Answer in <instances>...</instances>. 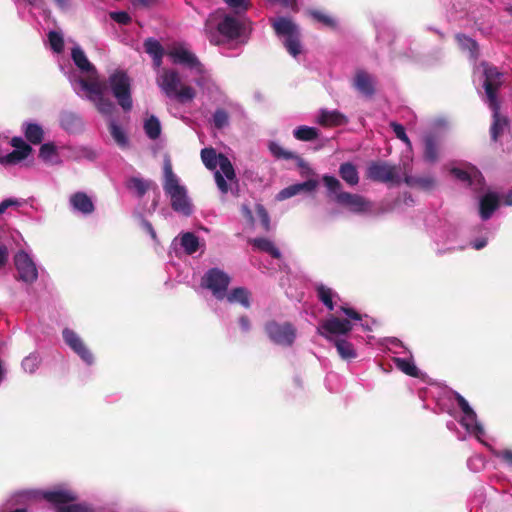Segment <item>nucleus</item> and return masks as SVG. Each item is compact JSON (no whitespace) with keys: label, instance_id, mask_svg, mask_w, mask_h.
<instances>
[{"label":"nucleus","instance_id":"obj_1","mask_svg":"<svg viewBox=\"0 0 512 512\" xmlns=\"http://www.w3.org/2000/svg\"><path fill=\"white\" fill-rule=\"evenodd\" d=\"M322 181L328 190L327 196L338 205L355 214H362L371 210L372 203L364 196L342 191V184L336 177L324 175Z\"/></svg>","mask_w":512,"mask_h":512},{"label":"nucleus","instance_id":"obj_2","mask_svg":"<svg viewBox=\"0 0 512 512\" xmlns=\"http://www.w3.org/2000/svg\"><path fill=\"white\" fill-rule=\"evenodd\" d=\"M156 84L167 98L176 99L180 103L191 101L196 96L193 87L182 84L180 74L176 69L162 68L157 73Z\"/></svg>","mask_w":512,"mask_h":512},{"label":"nucleus","instance_id":"obj_3","mask_svg":"<svg viewBox=\"0 0 512 512\" xmlns=\"http://www.w3.org/2000/svg\"><path fill=\"white\" fill-rule=\"evenodd\" d=\"M215 24L218 33L228 40H236L246 36L250 22L245 18H238L221 10L209 15L205 22V30Z\"/></svg>","mask_w":512,"mask_h":512},{"label":"nucleus","instance_id":"obj_4","mask_svg":"<svg viewBox=\"0 0 512 512\" xmlns=\"http://www.w3.org/2000/svg\"><path fill=\"white\" fill-rule=\"evenodd\" d=\"M41 497L54 506L55 512H95L86 502L76 503L78 496L71 489L55 487L42 491Z\"/></svg>","mask_w":512,"mask_h":512},{"label":"nucleus","instance_id":"obj_5","mask_svg":"<svg viewBox=\"0 0 512 512\" xmlns=\"http://www.w3.org/2000/svg\"><path fill=\"white\" fill-rule=\"evenodd\" d=\"M164 183L163 188L171 198V207L174 211L185 215L191 214V207L187 199V192L184 186L179 184L177 176L172 170L170 160L164 162Z\"/></svg>","mask_w":512,"mask_h":512},{"label":"nucleus","instance_id":"obj_6","mask_svg":"<svg viewBox=\"0 0 512 512\" xmlns=\"http://www.w3.org/2000/svg\"><path fill=\"white\" fill-rule=\"evenodd\" d=\"M366 178L373 182L399 185L401 167L383 160L372 161L366 169Z\"/></svg>","mask_w":512,"mask_h":512},{"label":"nucleus","instance_id":"obj_7","mask_svg":"<svg viewBox=\"0 0 512 512\" xmlns=\"http://www.w3.org/2000/svg\"><path fill=\"white\" fill-rule=\"evenodd\" d=\"M272 26L278 36L285 37L283 44L289 54L294 57L299 55L301 53V43L298 26L286 17H279L275 19Z\"/></svg>","mask_w":512,"mask_h":512},{"label":"nucleus","instance_id":"obj_8","mask_svg":"<svg viewBox=\"0 0 512 512\" xmlns=\"http://www.w3.org/2000/svg\"><path fill=\"white\" fill-rule=\"evenodd\" d=\"M109 84L118 104L124 111L132 109L130 78L123 71H116L109 76Z\"/></svg>","mask_w":512,"mask_h":512},{"label":"nucleus","instance_id":"obj_9","mask_svg":"<svg viewBox=\"0 0 512 512\" xmlns=\"http://www.w3.org/2000/svg\"><path fill=\"white\" fill-rule=\"evenodd\" d=\"M264 330L269 339L281 346H292L295 339L297 330L290 322L278 323L275 320L268 321Z\"/></svg>","mask_w":512,"mask_h":512},{"label":"nucleus","instance_id":"obj_10","mask_svg":"<svg viewBox=\"0 0 512 512\" xmlns=\"http://www.w3.org/2000/svg\"><path fill=\"white\" fill-rule=\"evenodd\" d=\"M203 283L214 296L223 299L230 283V277L218 268L209 269L203 277Z\"/></svg>","mask_w":512,"mask_h":512},{"label":"nucleus","instance_id":"obj_11","mask_svg":"<svg viewBox=\"0 0 512 512\" xmlns=\"http://www.w3.org/2000/svg\"><path fill=\"white\" fill-rule=\"evenodd\" d=\"M352 329L353 325L349 319L330 316L318 327V333L324 338L332 340L333 335H347Z\"/></svg>","mask_w":512,"mask_h":512},{"label":"nucleus","instance_id":"obj_12","mask_svg":"<svg viewBox=\"0 0 512 512\" xmlns=\"http://www.w3.org/2000/svg\"><path fill=\"white\" fill-rule=\"evenodd\" d=\"M14 264L18 272V280L28 284H32L37 280L38 271L36 265L26 252L19 251L14 256Z\"/></svg>","mask_w":512,"mask_h":512},{"label":"nucleus","instance_id":"obj_13","mask_svg":"<svg viewBox=\"0 0 512 512\" xmlns=\"http://www.w3.org/2000/svg\"><path fill=\"white\" fill-rule=\"evenodd\" d=\"M64 342L87 364H92L94 361L93 354L87 348L83 340L77 335L76 332L69 328H65L62 332Z\"/></svg>","mask_w":512,"mask_h":512},{"label":"nucleus","instance_id":"obj_14","mask_svg":"<svg viewBox=\"0 0 512 512\" xmlns=\"http://www.w3.org/2000/svg\"><path fill=\"white\" fill-rule=\"evenodd\" d=\"M484 89L488 103L499 102L497 92L502 85V73L494 66H487L484 69Z\"/></svg>","mask_w":512,"mask_h":512},{"label":"nucleus","instance_id":"obj_15","mask_svg":"<svg viewBox=\"0 0 512 512\" xmlns=\"http://www.w3.org/2000/svg\"><path fill=\"white\" fill-rule=\"evenodd\" d=\"M492 110V124L490 126V135L493 142H497L504 130L509 126V119L500 113V102L488 103Z\"/></svg>","mask_w":512,"mask_h":512},{"label":"nucleus","instance_id":"obj_16","mask_svg":"<svg viewBox=\"0 0 512 512\" xmlns=\"http://www.w3.org/2000/svg\"><path fill=\"white\" fill-rule=\"evenodd\" d=\"M174 64H181L190 69H196L197 72H203V65L199 62L198 58L187 49L174 48L168 52Z\"/></svg>","mask_w":512,"mask_h":512},{"label":"nucleus","instance_id":"obj_17","mask_svg":"<svg viewBox=\"0 0 512 512\" xmlns=\"http://www.w3.org/2000/svg\"><path fill=\"white\" fill-rule=\"evenodd\" d=\"M375 79L363 69H358L353 79V87L367 98H372L375 93Z\"/></svg>","mask_w":512,"mask_h":512},{"label":"nucleus","instance_id":"obj_18","mask_svg":"<svg viewBox=\"0 0 512 512\" xmlns=\"http://www.w3.org/2000/svg\"><path fill=\"white\" fill-rule=\"evenodd\" d=\"M70 204L76 210L83 214H91L94 212V204L92 199L85 192H76L70 197Z\"/></svg>","mask_w":512,"mask_h":512},{"label":"nucleus","instance_id":"obj_19","mask_svg":"<svg viewBox=\"0 0 512 512\" xmlns=\"http://www.w3.org/2000/svg\"><path fill=\"white\" fill-rule=\"evenodd\" d=\"M499 206V198L495 193L485 194L479 205V212L482 220H488Z\"/></svg>","mask_w":512,"mask_h":512},{"label":"nucleus","instance_id":"obj_20","mask_svg":"<svg viewBox=\"0 0 512 512\" xmlns=\"http://www.w3.org/2000/svg\"><path fill=\"white\" fill-rule=\"evenodd\" d=\"M423 158L426 162L435 163L439 159V141L435 135L429 134L424 137Z\"/></svg>","mask_w":512,"mask_h":512},{"label":"nucleus","instance_id":"obj_21","mask_svg":"<svg viewBox=\"0 0 512 512\" xmlns=\"http://www.w3.org/2000/svg\"><path fill=\"white\" fill-rule=\"evenodd\" d=\"M455 40L463 52H468L471 59L476 60L479 57V45L476 40L463 33H457Z\"/></svg>","mask_w":512,"mask_h":512},{"label":"nucleus","instance_id":"obj_22","mask_svg":"<svg viewBox=\"0 0 512 512\" xmlns=\"http://www.w3.org/2000/svg\"><path fill=\"white\" fill-rule=\"evenodd\" d=\"M318 122L322 126L335 127L346 124L348 122V119L344 114L340 113L337 110H322Z\"/></svg>","mask_w":512,"mask_h":512},{"label":"nucleus","instance_id":"obj_23","mask_svg":"<svg viewBox=\"0 0 512 512\" xmlns=\"http://www.w3.org/2000/svg\"><path fill=\"white\" fill-rule=\"evenodd\" d=\"M152 186L156 187V184L139 177H132L126 182L127 189L133 191L139 198L143 197Z\"/></svg>","mask_w":512,"mask_h":512},{"label":"nucleus","instance_id":"obj_24","mask_svg":"<svg viewBox=\"0 0 512 512\" xmlns=\"http://www.w3.org/2000/svg\"><path fill=\"white\" fill-rule=\"evenodd\" d=\"M403 181L409 187L419 188L427 191L433 189L435 186V180L430 176L415 177L405 174Z\"/></svg>","mask_w":512,"mask_h":512},{"label":"nucleus","instance_id":"obj_25","mask_svg":"<svg viewBox=\"0 0 512 512\" xmlns=\"http://www.w3.org/2000/svg\"><path fill=\"white\" fill-rule=\"evenodd\" d=\"M339 175L350 186H355L359 183L358 170L351 162H344L340 165Z\"/></svg>","mask_w":512,"mask_h":512},{"label":"nucleus","instance_id":"obj_26","mask_svg":"<svg viewBox=\"0 0 512 512\" xmlns=\"http://www.w3.org/2000/svg\"><path fill=\"white\" fill-rule=\"evenodd\" d=\"M71 57L75 65L83 72H96L93 64L88 60L84 51L80 47H74L71 52Z\"/></svg>","mask_w":512,"mask_h":512},{"label":"nucleus","instance_id":"obj_27","mask_svg":"<svg viewBox=\"0 0 512 512\" xmlns=\"http://www.w3.org/2000/svg\"><path fill=\"white\" fill-rule=\"evenodd\" d=\"M250 243L259 251L268 253L274 259L281 258V252L272 241L267 238H254Z\"/></svg>","mask_w":512,"mask_h":512},{"label":"nucleus","instance_id":"obj_28","mask_svg":"<svg viewBox=\"0 0 512 512\" xmlns=\"http://www.w3.org/2000/svg\"><path fill=\"white\" fill-rule=\"evenodd\" d=\"M451 173L460 181L467 182L469 185H472L474 180L481 182L483 180V176L481 172L473 167L470 171H466L460 168H453Z\"/></svg>","mask_w":512,"mask_h":512},{"label":"nucleus","instance_id":"obj_29","mask_svg":"<svg viewBox=\"0 0 512 512\" xmlns=\"http://www.w3.org/2000/svg\"><path fill=\"white\" fill-rule=\"evenodd\" d=\"M24 135L26 139L34 144H40L44 138V131L39 124L26 123L24 127Z\"/></svg>","mask_w":512,"mask_h":512},{"label":"nucleus","instance_id":"obj_30","mask_svg":"<svg viewBox=\"0 0 512 512\" xmlns=\"http://www.w3.org/2000/svg\"><path fill=\"white\" fill-rule=\"evenodd\" d=\"M334 344L338 354L342 359L351 360L356 358L357 353L356 350L354 349L353 344L347 341L346 339H335Z\"/></svg>","mask_w":512,"mask_h":512},{"label":"nucleus","instance_id":"obj_31","mask_svg":"<svg viewBox=\"0 0 512 512\" xmlns=\"http://www.w3.org/2000/svg\"><path fill=\"white\" fill-rule=\"evenodd\" d=\"M80 84L81 87L88 93V99L90 101L96 100V98L104 94V86L98 81H88L81 79Z\"/></svg>","mask_w":512,"mask_h":512},{"label":"nucleus","instance_id":"obj_32","mask_svg":"<svg viewBox=\"0 0 512 512\" xmlns=\"http://www.w3.org/2000/svg\"><path fill=\"white\" fill-rule=\"evenodd\" d=\"M249 292L243 287L234 288L228 295L227 300L231 303L239 302L245 308L250 307Z\"/></svg>","mask_w":512,"mask_h":512},{"label":"nucleus","instance_id":"obj_33","mask_svg":"<svg viewBox=\"0 0 512 512\" xmlns=\"http://www.w3.org/2000/svg\"><path fill=\"white\" fill-rule=\"evenodd\" d=\"M144 131L151 140L159 138L161 134V124L159 119L156 116L151 115L144 123Z\"/></svg>","mask_w":512,"mask_h":512},{"label":"nucleus","instance_id":"obj_34","mask_svg":"<svg viewBox=\"0 0 512 512\" xmlns=\"http://www.w3.org/2000/svg\"><path fill=\"white\" fill-rule=\"evenodd\" d=\"M201 159L209 170H215L220 161V154H216L214 148H204L201 150Z\"/></svg>","mask_w":512,"mask_h":512},{"label":"nucleus","instance_id":"obj_35","mask_svg":"<svg viewBox=\"0 0 512 512\" xmlns=\"http://www.w3.org/2000/svg\"><path fill=\"white\" fill-rule=\"evenodd\" d=\"M181 246L188 255H191L198 250L199 239L194 233L186 232L181 236Z\"/></svg>","mask_w":512,"mask_h":512},{"label":"nucleus","instance_id":"obj_36","mask_svg":"<svg viewBox=\"0 0 512 512\" xmlns=\"http://www.w3.org/2000/svg\"><path fill=\"white\" fill-rule=\"evenodd\" d=\"M293 135L300 141H312L319 136V131L315 127L299 126L293 131Z\"/></svg>","mask_w":512,"mask_h":512},{"label":"nucleus","instance_id":"obj_37","mask_svg":"<svg viewBox=\"0 0 512 512\" xmlns=\"http://www.w3.org/2000/svg\"><path fill=\"white\" fill-rule=\"evenodd\" d=\"M109 132L119 147H128L129 141L125 132L114 121H111L109 124Z\"/></svg>","mask_w":512,"mask_h":512},{"label":"nucleus","instance_id":"obj_38","mask_svg":"<svg viewBox=\"0 0 512 512\" xmlns=\"http://www.w3.org/2000/svg\"><path fill=\"white\" fill-rule=\"evenodd\" d=\"M316 291L318 299L327 307L328 310H333V290L321 284L316 288Z\"/></svg>","mask_w":512,"mask_h":512},{"label":"nucleus","instance_id":"obj_39","mask_svg":"<svg viewBox=\"0 0 512 512\" xmlns=\"http://www.w3.org/2000/svg\"><path fill=\"white\" fill-rule=\"evenodd\" d=\"M145 52L152 57L164 56L165 50L161 43L155 38L149 37L143 43Z\"/></svg>","mask_w":512,"mask_h":512},{"label":"nucleus","instance_id":"obj_40","mask_svg":"<svg viewBox=\"0 0 512 512\" xmlns=\"http://www.w3.org/2000/svg\"><path fill=\"white\" fill-rule=\"evenodd\" d=\"M57 148L53 143H44L39 149V158L46 163H54V158H57Z\"/></svg>","mask_w":512,"mask_h":512},{"label":"nucleus","instance_id":"obj_41","mask_svg":"<svg viewBox=\"0 0 512 512\" xmlns=\"http://www.w3.org/2000/svg\"><path fill=\"white\" fill-rule=\"evenodd\" d=\"M394 361H395L396 367L399 370H401L403 373H405L406 375L411 376V377H418V374H419L418 368L412 361H410L408 359H404V358H395Z\"/></svg>","mask_w":512,"mask_h":512},{"label":"nucleus","instance_id":"obj_42","mask_svg":"<svg viewBox=\"0 0 512 512\" xmlns=\"http://www.w3.org/2000/svg\"><path fill=\"white\" fill-rule=\"evenodd\" d=\"M454 399L457 402L458 407L464 413V415L471 421H476L477 415L475 411L470 407L467 400L458 392H454Z\"/></svg>","mask_w":512,"mask_h":512},{"label":"nucleus","instance_id":"obj_43","mask_svg":"<svg viewBox=\"0 0 512 512\" xmlns=\"http://www.w3.org/2000/svg\"><path fill=\"white\" fill-rule=\"evenodd\" d=\"M97 110L103 115H111L115 109L113 102L106 98L104 94L92 101Z\"/></svg>","mask_w":512,"mask_h":512},{"label":"nucleus","instance_id":"obj_44","mask_svg":"<svg viewBox=\"0 0 512 512\" xmlns=\"http://www.w3.org/2000/svg\"><path fill=\"white\" fill-rule=\"evenodd\" d=\"M229 113L223 108H217L213 114V125L216 129L221 130L229 125Z\"/></svg>","mask_w":512,"mask_h":512},{"label":"nucleus","instance_id":"obj_45","mask_svg":"<svg viewBox=\"0 0 512 512\" xmlns=\"http://www.w3.org/2000/svg\"><path fill=\"white\" fill-rule=\"evenodd\" d=\"M29 156L27 153L13 150L5 156H0V164L2 165H15L23 161Z\"/></svg>","mask_w":512,"mask_h":512},{"label":"nucleus","instance_id":"obj_46","mask_svg":"<svg viewBox=\"0 0 512 512\" xmlns=\"http://www.w3.org/2000/svg\"><path fill=\"white\" fill-rule=\"evenodd\" d=\"M269 151L272 153V155L278 159H295L298 158L293 152L286 151L283 147H281L276 142H270L269 143Z\"/></svg>","mask_w":512,"mask_h":512},{"label":"nucleus","instance_id":"obj_47","mask_svg":"<svg viewBox=\"0 0 512 512\" xmlns=\"http://www.w3.org/2000/svg\"><path fill=\"white\" fill-rule=\"evenodd\" d=\"M220 172L223 173L228 180H233L236 177L234 167L231 161L223 154H220Z\"/></svg>","mask_w":512,"mask_h":512},{"label":"nucleus","instance_id":"obj_48","mask_svg":"<svg viewBox=\"0 0 512 512\" xmlns=\"http://www.w3.org/2000/svg\"><path fill=\"white\" fill-rule=\"evenodd\" d=\"M61 126L67 131H74L80 123L78 117L72 113H64L60 118Z\"/></svg>","mask_w":512,"mask_h":512},{"label":"nucleus","instance_id":"obj_49","mask_svg":"<svg viewBox=\"0 0 512 512\" xmlns=\"http://www.w3.org/2000/svg\"><path fill=\"white\" fill-rule=\"evenodd\" d=\"M48 40H49L51 49L54 52L60 53L63 51L64 39L60 33L56 32V31H50L48 34Z\"/></svg>","mask_w":512,"mask_h":512},{"label":"nucleus","instance_id":"obj_50","mask_svg":"<svg viewBox=\"0 0 512 512\" xmlns=\"http://www.w3.org/2000/svg\"><path fill=\"white\" fill-rule=\"evenodd\" d=\"M235 13H245L251 6V0H223Z\"/></svg>","mask_w":512,"mask_h":512},{"label":"nucleus","instance_id":"obj_51","mask_svg":"<svg viewBox=\"0 0 512 512\" xmlns=\"http://www.w3.org/2000/svg\"><path fill=\"white\" fill-rule=\"evenodd\" d=\"M310 15L313 17V19L322 23L326 27H329V28L336 27V21L332 17L322 13L321 11L313 10L310 12Z\"/></svg>","mask_w":512,"mask_h":512},{"label":"nucleus","instance_id":"obj_52","mask_svg":"<svg viewBox=\"0 0 512 512\" xmlns=\"http://www.w3.org/2000/svg\"><path fill=\"white\" fill-rule=\"evenodd\" d=\"M39 364V357L34 354L25 357L22 361V367L28 373H34L37 370Z\"/></svg>","mask_w":512,"mask_h":512},{"label":"nucleus","instance_id":"obj_53","mask_svg":"<svg viewBox=\"0 0 512 512\" xmlns=\"http://www.w3.org/2000/svg\"><path fill=\"white\" fill-rule=\"evenodd\" d=\"M390 127L392 128L393 132L395 133V135L398 139H400L402 142H404L408 147H411V141H410L409 137L407 136L403 125H401L397 122H391Z\"/></svg>","mask_w":512,"mask_h":512},{"label":"nucleus","instance_id":"obj_54","mask_svg":"<svg viewBox=\"0 0 512 512\" xmlns=\"http://www.w3.org/2000/svg\"><path fill=\"white\" fill-rule=\"evenodd\" d=\"M14 150L21 151L23 153L31 154L32 147L27 144L21 137H13L10 142Z\"/></svg>","mask_w":512,"mask_h":512},{"label":"nucleus","instance_id":"obj_55","mask_svg":"<svg viewBox=\"0 0 512 512\" xmlns=\"http://www.w3.org/2000/svg\"><path fill=\"white\" fill-rule=\"evenodd\" d=\"M110 18L121 25H128L131 22L130 15L125 11L111 12Z\"/></svg>","mask_w":512,"mask_h":512},{"label":"nucleus","instance_id":"obj_56","mask_svg":"<svg viewBox=\"0 0 512 512\" xmlns=\"http://www.w3.org/2000/svg\"><path fill=\"white\" fill-rule=\"evenodd\" d=\"M298 193H300V189H299V186L297 183L294 185H290V186L284 188L283 190H281L279 192L278 197H279V199L284 200V199L293 197V196L297 195Z\"/></svg>","mask_w":512,"mask_h":512},{"label":"nucleus","instance_id":"obj_57","mask_svg":"<svg viewBox=\"0 0 512 512\" xmlns=\"http://www.w3.org/2000/svg\"><path fill=\"white\" fill-rule=\"evenodd\" d=\"M256 211H257L258 217L260 218V222H261L263 228L265 229V231H269L270 230V217L268 215V212L261 205H259L257 207Z\"/></svg>","mask_w":512,"mask_h":512},{"label":"nucleus","instance_id":"obj_58","mask_svg":"<svg viewBox=\"0 0 512 512\" xmlns=\"http://www.w3.org/2000/svg\"><path fill=\"white\" fill-rule=\"evenodd\" d=\"M214 177H215V181H216V184H217L219 190L222 193H227L229 187H228V184H227L226 180L224 179L223 175L221 174V172L216 171Z\"/></svg>","mask_w":512,"mask_h":512},{"label":"nucleus","instance_id":"obj_59","mask_svg":"<svg viewBox=\"0 0 512 512\" xmlns=\"http://www.w3.org/2000/svg\"><path fill=\"white\" fill-rule=\"evenodd\" d=\"M298 186H299L300 192L301 191L311 192L316 189V187L318 186V182L315 179H308L307 181H305L303 183H298Z\"/></svg>","mask_w":512,"mask_h":512},{"label":"nucleus","instance_id":"obj_60","mask_svg":"<svg viewBox=\"0 0 512 512\" xmlns=\"http://www.w3.org/2000/svg\"><path fill=\"white\" fill-rule=\"evenodd\" d=\"M340 310L349 318L352 320L359 321L362 319V316L360 313H358L356 310L350 307L341 306Z\"/></svg>","mask_w":512,"mask_h":512},{"label":"nucleus","instance_id":"obj_61","mask_svg":"<svg viewBox=\"0 0 512 512\" xmlns=\"http://www.w3.org/2000/svg\"><path fill=\"white\" fill-rule=\"evenodd\" d=\"M19 204H20L19 201L16 199L9 198V199L3 200L0 203V214H3L6 211V209H8L9 207L18 206Z\"/></svg>","mask_w":512,"mask_h":512},{"label":"nucleus","instance_id":"obj_62","mask_svg":"<svg viewBox=\"0 0 512 512\" xmlns=\"http://www.w3.org/2000/svg\"><path fill=\"white\" fill-rule=\"evenodd\" d=\"M496 456L512 467V450L505 449L503 451L498 452Z\"/></svg>","mask_w":512,"mask_h":512},{"label":"nucleus","instance_id":"obj_63","mask_svg":"<svg viewBox=\"0 0 512 512\" xmlns=\"http://www.w3.org/2000/svg\"><path fill=\"white\" fill-rule=\"evenodd\" d=\"M238 323L240 325V328L243 332H248L250 329H251V322H250V319L248 318V316L246 315H242L239 320H238Z\"/></svg>","mask_w":512,"mask_h":512},{"label":"nucleus","instance_id":"obj_64","mask_svg":"<svg viewBox=\"0 0 512 512\" xmlns=\"http://www.w3.org/2000/svg\"><path fill=\"white\" fill-rule=\"evenodd\" d=\"M8 261V249L4 245H0V268L4 267Z\"/></svg>","mask_w":512,"mask_h":512}]
</instances>
